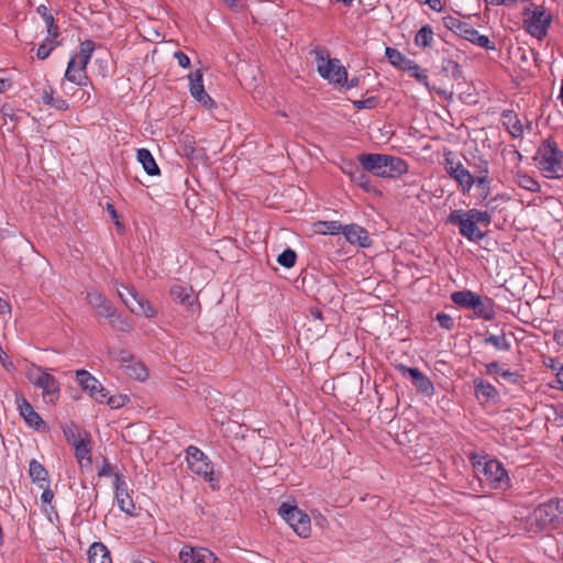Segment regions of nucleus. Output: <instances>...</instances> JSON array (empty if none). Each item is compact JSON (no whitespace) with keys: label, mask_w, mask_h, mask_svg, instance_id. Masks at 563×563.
Instances as JSON below:
<instances>
[{"label":"nucleus","mask_w":563,"mask_h":563,"mask_svg":"<svg viewBox=\"0 0 563 563\" xmlns=\"http://www.w3.org/2000/svg\"><path fill=\"white\" fill-rule=\"evenodd\" d=\"M95 51V42L91 40H86L79 45V54L75 55L77 57V62L88 65L92 53Z\"/></svg>","instance_id":"nucleus-42"},{"label":"nucleus","mask_w":563,"mask_h":563,"mask_svg":"<svg viewBox=\"0 0 563 563\" xmlns=\"http://www.w3.org/2000/svg\"><path fill=\"white\" fill-rule=\"evenodd\" d=\"M442 69L446 74H450L454 79H459L462 75V70L459 63L452 59H443Z\"/></svg>","instance_id":"nucleus-49"},{"label":"nucleus","mask_w":563,"mask_h":563,"mask_svg":"<svg viewBox=\"0 0 563 563\" xmlns=\"http://www.w3.org/2000/svg\"><path fill=\"white\" fill-rule=\"evenodd\" d=\"M443 25L463 40H466L478 47L487 49L493 48L488 36L479 34L478 31L470 23L462 21L459 18L453 15L444 16Z\"/></svg>","instance_id":"nucleus-7"},{"label":"nucleus","mask_w":563,"mask_h":563,"mask_svg":"<svg viewBox=\"0 0 563 563\" xmlns=\"http://www.w3.org/2000/svg\"><path fill=\"white\" fill-rule=\"evenodd\" d=\"M174 57L180 67L188 68L190 66V58L184 52L176 51Z\"/></svg>","instance_id":"nucleus-57"},{"label":"nucleus","mask_w":563,"mask_h":563,"mask_svg":"<svg viewBox=\"0 0 563 563\" xmlns=\"http://www.w3.org/2000/svg\"><path fill=\"white\" fill-rule=\"evenodd\" d=\"M36 12L44 20V22L46 24L47 35H52L53 37H58L59 30L55 22L54 16L52 15V13L48 10V8L45 4H40L36 8Z\"/></svg>","instance_id":"nucleus-33"},{"label":"nucleus","mask_w":563,"mask_h":563,"mask_svg":"<svg viewBox=\"0 0 563 563\" xmlns=\"http://www.w3.org/2000/svg\"><path fill=\"white\" fill-rule=\"evenodd\" d=\"M115 488V498L118 500L119 507L126 514H131L134 509V504L128 492V484L121 474H115L114 481Z\"/></svg>","instance_id":"nucleus-20"},{"label":"nucleus","mask_w":563,"mask_h":563,"mask_svg":"<svg viewBox=\"0 0 563 563\" xmlns=\"http://www.w3.org/2000/svg\"><path fill=\"white\" fill-rule=\"evenodd\" d=\"M29 475L36 486H47V483H49L47 470L35 459H32L29 463Z\"/></svg>","instance_id":"nucleus-24"},{"label":"nucleus","mask_w":563,"mask_h":563,"mask_svg":"<svg viewBox=\"0 0 563 563\" xmlns=\"http://www.w3.org/2000/svg\"><path fill=\"white\" fill-rule=\"evenodd\" d=\"M514 341L515 338L512 333H509L508 335L505 332L498 335L495 334V350L500 352H508L509 354L511 352L510 346Z\"/></svg>","instance_id":"nucleus-43"},{"label":"nucleus","mask_w":563,"mask_h":563,"mask_svg":"<svg viewBox=\"0 0 563 563\" xmlns=\"http://www.w3.org/2000/svg\"><path fill=\"white\" fill-rule=\"evenodd\" d=\"M178 558L181 563H217V556L202 547L184 545Z\"/></svg>","instance_id":"nucleus-16"},{"label":"nucleus","mask_w":563,"mask_h":563,"mask_svg":"<svg viewBox=\"0 0 563 563\" xmlns=\"http://www.w3.org/2000/svg\"><path fill=\"white\" fill-rule=\"evenodd\" d=\"M103 404L109 405L113 409H119L123 406H125L126 402H129L130 398L126 395H113L109 396V391L107 390L104 394Z\"/></svg>","instance_id":"nucleus-46"},{"label":"nucleus","mask_w":563,"mask_h":563,"mask_svg":"<svg viewBox=\"0 0 563 563\" xmlns=\"http://www.w3.org/2000/svg\"><path fill=\"white\" fill-rule=\"evenodd\" d=\"M41 98L44 104L49 106L54 98V89L52 87L45 88L41 95Z\"/></svg>","instance_id":"nucleus-60"},{"label":"nucleus","mask_w":563,"mask_h":563,"mask_svg":"<svg viewBox=\"0 0 563 563\" xmlns=\"http://www.w3.org/2000/svg\"><path fill=\"white\" fill-rule=\"evenodd\" d=\"M76 377L80 387L88 391L97 402L103 404L107 389L103 385L86 369L76 371Z\"/></svg>","instance_id":"nucleus-13"},{"label":"nucleus","mask_w":563,"mask_h":563,"mask_svg":"<svg viewBox=\"0 0 563 563\" xmlns=\"http://www.w3.org/2000/svg\"><path fill=\"white\" fill-rule=\"evenodd\" d=\"M353 173H351V179L365 191L369 192L374 189L368 175L365 173V169L360 168L358 166H352Z\"/></svg>","instance_id":"nucleus-36"},{"label":"nucleus","mask_w":563,"mask_h":563,"mask_svg":"<svg viewBox=\"0 0 563 563\" xmlns=\"http://www.w3.org/2000/svg\"><path fill=\"white\" fill-rule=\"evenodd\" d=\"M25 376L34 387L42 390L45 404L54 405L57 402L60 396V384L55 376L35 364H31L26 368Z\"/></svg>","instance_id":"nucleus-4"},{"label":"nucleus","mask_w":563,"mask_h":563,"mask_svg":"<svg viewBox=\"0 0 563 563\" xmlns=\"http://www.w3.org/2000/svg\"><path fill=\"white\" fill-rule=\"evenodd\" d=\"M277 514L280 518L289 526V528H296L298 525L309 526L311 518L314 519L316 526H323L325 518L318 511H311L308 515L306 511L300 509L295 500L283 501L277 509Z\"/></svg>","instance_id":"nucleus-5"},{"label":"nucleus","mask_w":563,"mask_h":563,"mask_svg":"<svg viewBox=\"0 0 563 563\" xmlns=\"http://www.w3.org/2000/svg\"><path fill=\"white\" fill-rule=\"evenodd\" d=\"M95 311L98 316L103 317L106 319L113 318L117 312L115 308L108 299H106L104 302H102Z\"/></svg>","instance_id":"nucleus-51"},{"label":"nucleus","mask_w":563,"mask_h":563,"mask_svg":"<svg viewBox=\"0 0 563 563\" xmlns=\"http://www.w3.org/2000/svg\"><path fill=\"white\" fill-rule=\"evenodd\" d=\"M86 68V64L77 62V57L73 56L70 57L67 64L64 78L67 81L75 84L79 87H86L89 82V77L87 75Z\"/></svg>","instance_id":"nucleus-17"},{"label":"nucleus","mask_w":563,"mask_h":563,"mask_svg":"<svg viewBox=\"0 0 563 563\" xmlns=\"http://www.w3.org/2000/svg\"><path fill=\"white\" fill-rule=\"evenodd\" d=\"M530 520V525L537 528L563 525V499H551L539 505L531 514Z\"/></svg>","instance_id":"nucleus-6"},{"label":"nucleus","mask_w":563,"mask_h":563,"mask_svg":"<svg viewBox=\"0 0 563 563\" xmlns=\"http://www.w3.org/2000/svg\"><path fill=\"white\" fill-rule=\"evenodd\" d=\"M188 467L194 474L201 476L205 481L209 482L212 488L218 486V478L214 476L213 465L208 456Z\"/></svg>","instance_id":"nucleus-22"},{"label":"nucleus","mask_w":563,"mask_h":563,"mask_svg":"<svg viewBox=\"0 0 563 563\" xmlns=\"http://www.w3.org/2000/svg\"><path fill=\"white\" fill-rule=\"evenodd\" d=\"M37 487L43 490L42 495H41L42 503L45 504V505L51 504L53 498H54V493L49 488V483H47V486H37Z\"/></svg>","instance_id":"nucleus-56"},{"label":"nucleus","mask_w":563,"mask_h":563,"mask_svg":"<svg viewBox=\"0 0 563 563\" xmlns=\"http://www.w3.org/2000/svg\"><path fill=\"white\" fill-rule=\"evenodd\" d=\"M316 231L321 234L338 235L342 234L344 225L339 221H319L314 224Z\"/></svg>","instance_id":"nucleus-38"},{"label":"nucleus","mask_w":563,"mask_h":563,"mask_svg":"<svg viewBox=\"0 0 563 563\" xmlns=\"http://www.w3.org/2000/svg\"><path fill=\"white\" fill-rule=\"evenodd\" d=\"M472 309L481 318L487 320L493 318V307L485 305L481 297H478V305L473 306Z\"/></svg>","instance_id":"nucleus-50"},{"label":"nucleus","mask_w":563,"mask_h":563,"mask_svg":"<svg viewBox=\"0 0 563 563\" xmlns=\"http://www.w3.org/2000/svg\"><path fill=\"white\" fill-rule=\"evenodd\" d=\"M518 185L521 188L527 189L531 192H537L540 189L539 183L536 179H533L532 177H530L529 175H519L518 176Z\"/></svg>","instance_id":"nucleus-47"},{"label":"nucleus","mask_w":563,"mask_h":563,"mask_svg":"<svg viewBox=\"0 0 563 563\" xmlns=\"http://www.w3.org/2000/svg\"><path fill=\"white\" fill-rule=\"evenodd\" d=\"M113 358L124 369L126 365L133 362L134 356L128 351L122 350L119 351Z\"/></svg>","instance_id":"nucleus-53"},{"label":"nucleus","mask_w":563,"mask_h":563,"mask_svg":"<svg viewBox=\"0 0 563 563\" xmlns=\"http://www.w3.org/2000/svg\"><path fill=\"white\" fill-rule=\"evenodd\" d=\"M136 158L141 163L145 173L150 176H157L161 174L152 153L147 148H139Z\"/></svg>","instance_id":"nucleus-27"},{"label":"nucleus","mask_w":563,"mask_h":563,"mask_svg":"<svg viewBox=\"0 0 563 563\" xmlns=\"http://www.w3.org/2000/svg\"><path fill=\"white\" fill-rule=\"evenodd\" d=\"M405 71H407L411 77L417 79L420 84L428 86V75L424 69H422L415 60L410 59V64L405 66Z\"/></svg>","instance_id":"nucleus-41"},{"label":"nucleus","mask_w":563,"mask_h":563,"mask_svg":"<svg viewBox=\"0 0 563 563\" xmlns=\"http://www.w3.org/2000/svg\"><path fill=\"white\" fill-rule=\"evenodd\" d=\"M511 488L510 477L504 465L495 460V492L506 493Z\"/></svg>","instance_id":"nucleus-32"},{"label":"nucleus","mask_w":563,"mask_h":563,"mask_svg":"<svg viewBox=\"0 0 563 563\" xmlns=\"http://www.w3.org/2000/svg\"><path fill=\"white\" fill-rule=\"evenodd\" d=\"M15 405L19 415L30 428L36 431H43L46 429L45 421L41 418L31 402L22 394H15Z\"/></svg>","instance_id":"nucleus-11"},{"label":"nucleus","mask_w":563,"mask_h":563,"mask_svg":"<svg viewBox=\"0 0 563 563\" xmlns=\"http://www.w3.org/2000/svg\"><path fill=\"white\" fill-rule=\"evenodd\" d=\"M466 218L468 220H472L473 223L477 225V223L485 222L486 224L489 223V214L487 212H482L476 209H471L467 212H465Z\"/></svg>","instance_id":"nucleus-52"},{"label":"nucleus","mask_w":563,"mask_h":563,"mask_svg":"<svg viewBox=\"0 0 563 563\" xmlns=\"http://www.w3.org/2000/svg\"><path fill=\"white\" fill-rule=\"evenodd\" d=\"M500 122L512 139L522 137L525 126L514 110H504L500 114Z\"/></svg>","instance_id":"nucleus-21"},{"label":"nucleus","mask_w":563,"mask_h":563,"mask_svg":"<svg viewBox=\"0 0 563 563\" xmlns=\"http://www.w3.org/2000/svg\"><path fill=\"white\" fill-rule=\"evenodd\" d=\"M448 221L452 224L459 225L461 234L471 241H478L484 238V234L479 228L473 223L472 220L466 218V214L463 210L452 211Z\"/></svg>","instance_id":"nucleus-15"},{"label":"nucleus","mask_w":563,"mask_h":563,"mask_svg":"<svg viewBox=\"0 0 563 563\" xmlns=\"http://www.w3.org/2000/svg\"><path fill=\"white\" fill-rule=\"evenodd\" d=\"M128 296L119 291V297L129 308V310L136 316H144L146 318H154L157 314L156 309L152 303L142 295H140L134 287H124Z\"/></svg>","instance_id":"nucleus-9"},{"label":"nucleus","mask_w":563,"mask_h":563,"mask_svg":"<svg viewBox=\"0 0 563 563\" xmlns=\"http://www.w3.org/2000/svg\"><path fill=\"white\" fill-rule=\"evenodd\" d=\"M59 42L57 37H53L52 35H47L45 41L37 47L36 57L41 60L46 59L51 53L59 46Z\"/></svg>","instance_id":"nucleus-40"},{"label":"nucleus","mask_w":563,"mask_h":563,"mask_svg":"<svg viewBox=\"0 0 563 563\" xmlns=\"http://www.w3.org/2000/svg\"><path fill=\"white\" fill-rule=\"evenodd\" d=\"M533 162L544 177L550 179L563 177V151L553 139H545L539 145Z\"/></svg>","instance_id":"nucleus-2"},{"label":"nucleus","mask_w":563,"mask_h":563,"mask_svg":"<svg viewBox=\"0 0 563 563\" xmlns=\"http://www.w3.org/2000/svg\"><path fill=\"white\" fill-rule=\"evenodd\" d=\"M433 29L431 25H423L415 36V44L419 47H430L433 41Z\"/></svg>","instance_id":"nucleus-39"},{"label":"nucleus","mask_w":563,"mask_h":563,"mask_svg":"<svg viewBox=\"0 0 563 563\" xmlns=\"http://www.w3.org/2000/svg\"><path fill=\"white\" fill-rule=\"evenodd\" d=\"M89 563H112L110 553L101 542H93L88 551Z\"/></svg>","instance_id":"nucleus-29"},{"label":"nucleus","mask_w":563,"mask_h":563,"mask_svg":"<svg viewBox=\"0 0 563 563\" xmlns=\"http://www.w3.org/2000/svg\"><path fill=\"white\" fill-rule=\"evenodd\" d=\"M342 234L350 244L362 249H367L373 243L366 229L355 223L344 225Z\"/></svg>","instance_id":"nucleus-18"},{"label":"nucleus","mask_w":563,"mask_h":563,"mask_svg":"<svg viewBox=\"0 0 563 563\" xmlns=\"http://www.w3.org/2000/svg\"><path fill=\"white\" fill-rule=\"evenodd\" d=\"M124 372L129 377L137 380H144L148 375L146 366L135 357L133 358V362L126 365Z\"/></svg>","instance_id":"nucleus-35"},{"label":"nucleus","mask_w":563,"mask_h":563,"mask_svg":"<svg viewBox=\"0 0 563 563\" xmlns=\"http://www.w3.org/2000/svg\"><path fill=\"white\" fill-rule=\"evenodd\" d=\"M509 364L501 361H495V374L511 385H521L523 376L520 372V356L518 351L510 352L508 355Z\"/></svg>","instance_id":"nucleus-10"},{"label":"nucleus","mask_w":563,"mask_h":563,"mask_svg":"<svg viewBox=\"0 0 563 563\" xmlns=\"http://www.w3.org/2000/svg\"><path fill=\"white\" fill-rule=\"evenodd\" d=\"M86 299L92 309L96 310L102 302H104L107 297L95 288H87Z\"/></svg>","instance_id":"nucleus-45"},{"label":"nucleus","mask_w":563,"mask_h":563,"mask_svg":"<svg viewBox=\"0 0 563 563\" xmlns=\"http://www.w3.org/2000/svg\"><path fill=\"white\" fill-rule=\"evenodd\" d=\"M189 80V91L190 95L201 103L203 107L208 109H212L216 107L214 100L206 92L203 86V73L201 69H197L194 73L188 75Z\"/></svg>","instance_id":"nucleus-14"},{"label":"nucleus","mask_w":563,"mask_h":563,"mask_svg":"<svg viewBox=\"0 0 563 563\" xmlns=\"http://www.w3.org/2000/svg\"><path fill=\"white\" fill-rule=\"evenodd\" d=\"M444 168L448 175L457 183L464 194L468 192L474 185L483 192H487L489 189L487 164L478 174L473 175L464 167L460 157L450 151L444 154Z\"/></svg>","instance_id":"nucleus-1"},{"label":"nucleus","mask_w":563,"mask_h":563,"mask_svg":"<svg viewBox=\"0 0 563 563\" xmlns=\"http://www.w3.org/2000/svg\"><path fill=\"white\" fill-rule=\"evenodd\" d=\"M207 455L197 446L189 445L186 450V460L188 463V466L192 465L194 463L201 461L202 459H206Z\"/></svg>","instance_id":"nucleus-48"},{"label":"nucleus","mask_w":563,"mask_h":563,"mask_svg":"<svg viewBox=\"0 0 563 563\" xmlns=\"http://www.w3.org/2000/svg\"><path fill=\"white\" fill-rule=\"evenodd\" d=\"M319 76L334 87L343 88L346 84L347 70L339 58H332L324 46L311 51Z\"/></svg>","instance_id":"nucleus-3"},{"label":"nucleus","mask_w":563,"mask_h":563,"mask_svg":"<svg viewBox=\"0 0 563 563\" xmlns=\"http://www.w3.org/2000/svg\"><path fill=\"white\" fill-rule=\"evenodd\" d=\"M556 382L563 390V365H560L556 372Z\"/></svg>","instance_id":"nucleus-64"},{"label":"nucleus","mask_w":563,"mask_h":563,"mask_svg":"<svg viewBox=\"0 0 563 563\" xmlns=\"http://www.w3.org/2000/svg\"><path fill=\"white\" fill-rule=\"evenodd\" d=\"M474 470L477 474L483 473L488 483H493V472L490 471L492 460L487 455L472 453L470 456Z\"/></svg>","instance_id":"nucleus-28"},{"label":"nucleus","mask_w":563,"mask_h":563,"mask_svg":"<svg viewBox=\"0 0 563 563\" xmlns=\"http://www.w3.org/2000/svg\"><path fill=\"white\" fill-rule=\"evenodd\" d=\"M553 340L556 344L563 346V329L554 332Z\"/></svg>","instance_id":"nucleus-63"},{"label":"nucleus","mask_w":563,"mask_h":563,"mask_svg":"<svg viewBox=\"0 0 563 563\" xmlns=\"http://www.w3.org/2000/svg\"><path fill=\"white\" fill-rule=\"evenodd\" d=\"M478 295L470 291H454L451 294V300L463 308L472 309L473 306L478 305Z\"/></svg>","instance_id":"nucleus-31"},{"label":"nucleus","mask_w":563,"mask_h":563,"mask_svg":"<svg viewBox=\"0 0 563 563\" xmlns=\"http://www.w3.org/2000/svg\"><path fill=\"white\" fill-rule=\"evenodd\" d=\"M63 433L66 442L73 448L90 438V434L87 431L80 430L75 423L64 426Z\"/></svg>","instance_id":"nucleus-26"},{"label":"nucleus","mask_w":563,"mask_h":563,"mask_svg":"<svg viewBox=\"0 0 563 563\" xmlns=\"http://www.w3.org/2000/svg\"><path fill=\"white\" fill-rule=\"evenodd\" d=\"M91 439H86L84 442L74 446L75 456L81 467L90 468L92 465L91 449L89 446Z\"/></svg>","instance_id":"nucleus-30"},{"label":"nucleus","mask_w":563,"mask_h":563,"mask_svg":"<svg viewBox=\"0 0 563 563\" xmlns=\"http://www.w3.org/2000/svg\"><path fill=\"white\" fill-rule=\"evenodd\" d=\"M352 103H353V107L357 110L373 109L377 103V99H376V97H368L363 100H354Z\"/></svg>","instance_id":"nucleus-54"},{"label":"nucleus","mask_w":563,"mask_h":563,"mask_svg":"<svg viewBox=\"0 0 563 563\" xmlns=\"http://www.w3.org/2000/svg\"><path fill=\"white\" fill-rule=\"evenodd\" d=\"M437 320L440 323V325L446 330H451L454 327L453 318L446 313H438Z\"/></svg>","instance_id":"nucleus-55"},{"label":"nucleus","mask_w":563,"mask_h":563,"mask_svg":"<svg viewBox=\"0 0 563 563\" xmlns=\"http://www.w3.org/2000/svg\"><path fill=\"white\" fill-rule=\"evenodd\" d=\"M296 260H297V254L291 249H286L277 257L278 264L285 268L294 267L296 264Z\"/></svg>","instance_id":"nucleus-44"},{"label":"nucleus","mask_w":563,"mask_h":563,"mask_svg":"<svg viewBox=\"0 0 563 563\" xmlns=\"http://www.w3.org/2000/svg\"><path fill=\"white\" fill-rule=\"evenodd\" d=\"M115 474H118V473L114 472V467L107 461H104L102 467L98 472V475L100 477H103V476H114L115 477Z\"/></svg>","instance_id":"nucleus-59"},{"label":"nucleus","mask_w":563,"mask_h":563,"mask_svg":"<svg viewBox=\"0 0 563 563\" xmlns=\"http://www.w3.org/2000/svg\"><path fill=\"white\" fill-rule=\"evenodd\" d=\"M387 156L386 154H361L358 155V162L363 169L383 178Z\"/></svg>","instance_id":"nucleus-19"},{"label":"nucleus","mask_w":563,"mask_h":563,"mask_svg":"<svg viewBox=\"0 0 563 563\" xmlns=\"http://www.w3.org/2000/svg\"><path fill=\"white\" fill-rule=\"evenodd\" d=\"M396 369L405 377H409L418 391L426 396H431L434 393V385L431 379L423 374L419 368L409 367L405 364L396 365Z\"/></svg>","instance_id":"nucleus-12"},{"label":"nucleus","mask_w":563,"mask_h":563,"mask_svg":"<svg viewBox=\"0 0 563 563\" xmlns=\"http://www.w3.org/2000/svg\"><path fill=\"white\" fill-rule=\"evenodd\" d=\"M554 421L558 423V426L563 427V405L554 408Z\"/></svg>","instance_id":"nucleus-61"},{"label":"nucleus","mask_w":563,"mask_h":563,"mask_svg":"<svg viewBox=\"0 0 563 563\" xmlns=\"http://www.w3.org/2000/svg\"><path fill=\"white\" fill-rule=\"evenodd\" d=\"M475 396L482 405L489 404L493 397V386L484 379H475Z\"/></svg>","instance_id":"nucleus-34"},{"label":"nucleus","mask_w":563,"mask_h":563,"mask_svg":"<svg viewBox=\"0 0 563 563\" xmlns=\"http://www.w3.org/2000/svg\"><path fill=\"white\" fill-rule=\"evenodd\" d=\"M385 55L388 59V62L404 70L405 69V66H407L408 64H410V59L407 58L400 51H398L397 48H393V47H386V51H385Z\"/></svg>","instance_id":"nucleus-37"},{"label":"nucleus","mask_w":563,"mask_h":563,"mask_svg":"<svg viewBox=\"0 0 563 563\" xmlns=\"http://www.w3.org/2000/svg\"><path fill=\"white\" fill-rule=\"evenodd\" d=\"M223 2L231 9H241L244 7L243 0H223Z\"/></svg>","instance_id":"nucleus-62"},{"label":"nucleus","mask_w":563,"mask_h":563,"mask_svg":"<svg viewBox=\"0 0 563 563\" xmlns=\"http://www.w3.org/2000/svg\"><path fill=\"white\" fill-rule=\"evenodd\" d=\"M49 107L58 111H66L69 106L67 101L62 99L60 97H54L52 102L49 103Z\"/></svg>","instance_id":"nucleus-58"},{"label":"nucleus","mask_w":563,"mask_h":563,"mask_svg":"<svg viewBox=\"0 0 563 563\" xmlns=\"http://www.w3.org/2000/svg\"><path fill=\"white\" fill-rule=\"evenodd\" d=\"M192 287L183 284H176L172 286L169 290V295L174 301L189 307L192 305Z\"/></svg>","instance_id":"nucleus-25"},{"label":"nucleus","mask_w":563,"mask_h":563,"mask_svg":"<svg viewBox=\"0 0 563 563\" xmlns=\"http://www.w3.org/2000/svg\"><path fill=\"white\" fill-rule=\"evenodd\" d=\"M526 20L525 26L529 34L541 40L547 33L552 22L551 13L541 5H533L531 9H527L525 12Z\"/></svg>","instance_id":"nucleus-8"},{"label":"nucleus","mask_w":563,"mask_h":563,"mask_svg":"<svg viewBox=\"0 0 563 563\" xmlns=\"http://www.w3.org/2000/svg\"><path fill=\"white\" fill-rule=\"evenodd\" d=\"M383 178H397L408 172V164L405 159L388 155Z\"/></svg>","instance_id":"nucleus-23"}]
</instances>
